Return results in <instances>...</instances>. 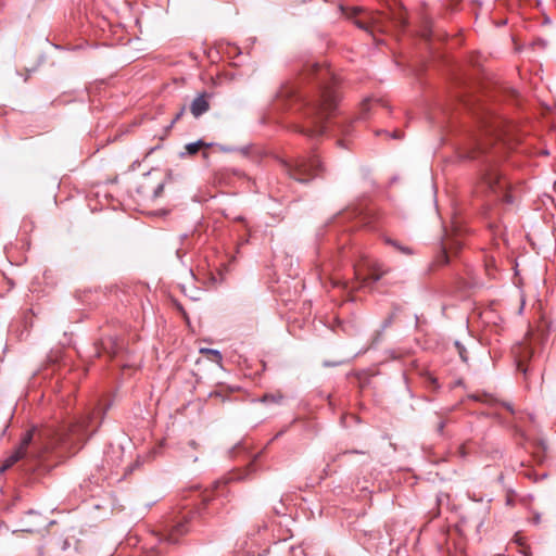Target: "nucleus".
Listing matches in <instances>:
<instances>
[{
	"instance_id": "nucleus-33",
	"label": "nucleus",
	"mask_w": 556,
	"mask_h": 556,
	"mask_svg": "<svg viewBox=\"0 0 556 556\" xmlns=\"http://www.w3.org/2000/svg\"><path fill=\"white\" fill-rule=\"evenodd\" d=\"M391 137H392L393 139H399V138H401V135H400V132H399V131H394V132L391 135Z\"/></svg>"
},
{
	"instance_id": "nucleus-26",
	"label": "nucleus",
	"mask_w": 556,
	"mask_h": 556,
	"mask_svg": "<svg viewBox=\"0 0 556 556\" xmlns=\"http://www.w3.org/2000/svg\"><path fill=\"white\" fill-rule=\"evenodd\" d=\"M507 410H509L511 414H514V408L509 403H501Z\"/></svg>"
},
{
	"instance_id": "nucleus-17",
	"label": "nucleus",
	"mask_w": 556,
	"mask_h": 556,
	"mask_svg": "<svg viewBox=\"0 0 556 556\" xmlns=\"http://www.w3.org/2000/svg\"><path fill=\"white\" fill-rule=\"evenodd\" d=\"M258 457V454L254 456V458L249 463L248 465V468H247V473L244 476H240V477H237L238 479L240 480H243V479H247L248 476L251 473V472H254L256 471V465H255V462H256V458Z\"/></svg>"
},
{
	"instance_id": "nucleus-2",
	"label": "nucleus",
	"mask_w": 556,
	"mask_h": 556,
	"mask_svg": "<svg viewBox=\"0 0 556 556\" xmlns=\"http://www.w3.org/2000/svg\"><path fill=\"white\" fill-rule=\"evenodd\" d=\"M108 408L109 405L105 408L99 405L92 412L81 415L62 427L31 428L24 433L18 447L3 460L0 471L12 468L27 455L33 459L40 460L59 446L80 445L96 432L101 424L97 419H102Z\"/></svg>"
},
{
	"instance_id": "nucleus-5",
	"label": "nucleus",
	"mask_w": 556,
	"mask_h": 556,
	"mask_svg": "<svg viewBox=\"0 0 556 556\" xmlns=\"http://www.w3.org/2000/svg\"><path fill=\"white\" fill-rule=\"evenodd\" d=\"M288 176L301 184H307L324 173V166L316 154L298 156L294 160L280 159Z\"/></svg>"
},
{
	"instance_id": "nucleus-19",
	"label": "nucleus",
	"mask_w": 556,
	"mask_h": 556,
	"mask_svg": "<svg viewBox=\"0 0 556 556\" xmlns=\"http://www.w3.org/2000/svg\"><path fill=\"white\" fill-rule=\"evenodd\" d=\"M331 264H323L320 265V268L318 269V278L321 280L324 275H327L329 273V269L331 268Z\"/></svg>"
},
{
	"instance_id": "nucleus-11",
	"label": "nucleus",
	"mask_w": 556,
	"mask_h": 556,
	"mask_svg": "<svg viewBox=\"0 0 556 556\" xmlns=\"http://www.w3.org/2000/svg\"><path fill=\"white\" fill-rule=\"evenodd\" d=\"M383 241L386 244H389L396 249L399 252L405 255H412L414 252L409 247L401 244L399 241L391 239L390 237H383Z\"/></svg>"
},
{
	"instance_id": "nucleus-34",
	"label": "nucleus",
	"mask_w": 556,
	"mask_h": 556,
	"mask_svg": "<svg viewBox=\"0 0 556 556\" xmlns=\"http://www.w3.org/2000/svg\"><path fill=\"white\" fill-rule=\"evenodd\" d=\"M283 433H285V430L279 431V432H278V433L273 438V440H271V441H274V440L278 439V438H279L280 435H282Z\"/></svg>"
},
{
	"instance_id": "nucleus-27",
	"label": "nucleus",
	"mask_w": 556,
	"mask_h": 556,
	"mask_svg": "<svg viewBox=\"0 0 556 556\" xmlns=\"http://www.w3.org/2000/svg\"><path fill=\"white\" fill-rule=\"evenodd\" d=\"M163 191V185H159L154 191V194L157 197Z\"/></svg>"
},
{
	"instance_id": "nucleus-32",
	"label": "nucleus",
	"mask_w": 556,
	"mask_h": 556,
	"mask_svg": "<svg viewBox=\"0 0 556 556\" xmlns=\"http://www.w3.org/2000/svg\"><path fill=\"white\" fill-rule=\"evenodd\" d=\"M339 364H340L339 362L338 363L324 362V366H326V367L337 366Z\"/></svg>"
},
{
	"instance_id": "nucleus-25",
	"label": "nucleus",
	"mask_w": 556,
	"mask_h": 556,
	"mask_svg": "<svg viewBox=\"0 0 556 556\" xmlns=\"http://www.w3.org/2000/svg\"><path fill=\"white\" fill-rule=\"evenodd\" d=\"M429 380L431 382V384L433 386L434 389H438L439 388V384H438V381L434 377H429Z\"/></svg>"
},
{
	"instance_id": "nucleus-22",
	"label": "nucleus",
	"mask_w": 556,
	"mask_h": 556,
	"mask_svg": "<svg viewBox=\"0 0 556 556\" xmlns=\"http://www.w3.org/2000/svg\"><path fill=\"white\" fill-rule=\"evenodd\" d=\"M253 147L252 146H247V147H243L240 149L241 153L243 155H250L251 151H252Z\"/></svg>"
},
{
	"instance_id": "nucleus-7",
	"label": "nucleus",
	"mask_w": 556,
	"mask_h": 556,
	"mask_svg": "<svg viewBox=\"0 0 556 556\" xmlns=\"http://www.w3.org/2000/svg\"><path fill=\"white\" fill-rule=\"evenodd\" d=\"M210 109V103L205 93L198 96L190 104V111L194 117H199Z\"/></svg>"
},
{
	"instance_id": "nucleus-29",
	"label": "nucleus",
	"mask_w": 556,
	"mask_h": 556,
	"mask_svg": "<svg viewBox=\"0 0 556 556\" xmlns=\"http://www.w3.org/2000/svg\"><path fill=\"white\" fill-rule=\"evenodd\" d=\"M370 225H371V224H369V225H363V226H364V227H370ZM358 226L361 227L362 225H359V224H358V222L356 220L355 225H352V226L348 227V230H351V229H353V228H355V227H358Z\"/></svg>"
},
{
	"instance_id": "nucleus-10",
	"label": "nucleus",
	"mask_w": 556,
	"mask_h": 556,
	"mask_svg": "<svg viewBox=\"0 0 556 556\" xmlns=\"http://www.w3.org/2000/svg\"><path fill=\"white\" fill-rule=\"evenodd\" d=\"M378 101L372 99H366L362 102L359 106V111L357 114V119L364 121L368 117L369 112L372 110L374 105H376Z\"/></svg>"
},
{
	"instance_id": "nucleus-23",
	"label": "nucleus",
	"mask_w": 556,
	"mask_h": 556,
	"mask_svg": "<svg viewBox=\"0 0 556 556\" xmlns=\"http://www.w3.org/2000/svg\"><path fill=\"white\" fill-rule=\"evenodd\" d=\"M392 320H393V317L392 316H389L382 324V330H384L386 328H388L391 324H392Z\"/></svg>"
},
{
	"instance_id": "nucleus-6",
	"label": "nucleus",
	"mask_w": 556,
	"mask_h": 556,
	"mask_svg": "<svg viewBox=\"0 0 556 556\" xmlns=\"http://www.w3.org/2000/svg\"><path fill=\"white\" fill-rule=\"evenodd\" d=\"M372 213L364 206H354L340 212L336 217L334 224H344L352 219H357L359 225H369L374 220Z\"/></svg>"
},
{
	"instance_id": "nucleus-9",
	"label": "nucleus",
	"mask_w": 556,
	"mask_h": 556,
	"mask_svg": "<svg viewBox=\"0 0 556 556\" xmlns=\"http://www.w3.org/2000/svg\"><path fill=\"white\" fill-rule=\"evenodd\" d=\"M520 351H517L518 355V369L521 370L525 375L528 372V367L525 366V362L531 358L532 352L528 346L520 345L518 348Z\"/></svg>"
},
{
	"instance_id": "nucleus-20",
	"label": "nucleus",
	"mask_w": 556,
	"mask_h": 556,
	"mask_svg": "<svg viewBox=\"0 0 556 556\" xmlns=\"http://www.w3.org/2000/svg\"><path fill=\"white\" fill-rule=\"evenodd\" d=\"M440 265L447 264L448 263V255L445 250H443L439 256L438 260Z\"/></svg>"
},
{
	"instance_id": "nucleus-30",
	"label": "nucleus",
	"mask_w": 556,
	"mask_h": 556,
	"mask_svg": "<svg viewBox=\"0 0 556 556\" xmlns=\"http://www.w3.org/2000/svg\"><path fill=\"white\" fill-rule=\"evenodd\" d=\"M370 225H371V224H369V225H363V226H364V227H370ZM358 226L361 227L362 225H359V224H358V222L356 220L355 225H352V226L348 227V230H351V229H353V228H355V227H358Z\"/></svg>"
},
{
	"instance_id": "nucleus-15",
	"label": "nucleus",
	"mask_w": 556,
	"mask_h": 556,
	"mask_svg": "<svg viewBox=\"0 0 556 556\" xmlns=\"http://www.w3.org/2000/svg\"><path fill=\"white\" fill-rule=\"evenodd\" d=\"M386 271H381L378 267H375L368 276V280L372 283L379 281Z\"/></svg>"
},
{
	"instance_id": "nucleus-21",
	"label": "nucleus",
	"mask_w": 556,
	"mask_h": 556,
	"mask_svg": "<svg viewBox=\"0 0 556 556\" xmlns=\"http://www.w3.org/2000/svg\"><path fill=\"white\" fill-rule=\"evenodd\" d=\"M447 421L446 420H440L437 425V432L440 434V435H443L444 434V428L446 426Z\"/></svg>"
},
{
	"instance_id": "nucleus-31",
	"label": "nucleus",
	"mask_w": 556,
	"mask_h": 556,
	"mask_svg": "<svg viewBox=\"0 0 556 556\" xmlns=\"http://www.w3.org/2000/svg\"><path fill=\"white\" fill-rule=\"evenodd\" d=\"M343 454H344V455H345V454H363V455H365V453H364V452L356 451V450H353V451H345Z\"/></svg>"
},
{
	"instance_id": "nucleus-14",
	"label": "nucleus",
	"mask_w": 556,
	"mask_h": 556,
	"mask_svg": "<svg viewBox=\"0 0 556 556\" xmlns=\"http://www.w3.org/2000/svg\"><path fill=\"white\" fill-rule=\"evenodd\" d=\"M201 353L206 354L211 361L218 363V364L223 359L222 353L218 350L201 349Z\"/></svg>"
},
{
	"instance_id": "nucleus-1",
	"label": "nucleus",
	"mask_w": 556,
	"mask_h": 556,
	"mask_svg": "<svg viewBox=\"0 0 556 556\" xmlns=\"http://www.w3.org/2000/svg\"><path fill=\"white\" fill-rule=\"evenodd\" d=\"M304 79L315 84L312 97L302 94L296 86H282L277 92L271 111L288 109L299 112L302 123H294L293 130L315 139L326 132L330 118L337 111L339 79L328 66L318 63L306 65Z\"/></svg>"
},
{
	"instance_id": "nucleus-12",
	"label": "nucleus",
	"mask_w": 556,
	"mask_h": 556,
	"mask_svg": "<svg viewBox=\"0 0 556 556\" xmlns=\"http://www.w3.org/2000/svg\"><path fill=\"white\" fill-rule=\"evenodd\" d=\"M468 399L473 400L476 402H483V403H486L490 405H492L496 402L492 395L486 394V393H478V392L469 394Z\"/></svg>"
},
{
	"instance_id": "nucleus-36",
	"label": "nucleus",
	"mask_w": 556,
	"mask_h": 556,
	"mask_svg": "<svg viewBox=\"0 0 556 556\" xmlns=\"http://www.w3.org/2000/svg\"><path fill=\"white\" fill-rule=\"evenodd\" d=\"M181 114H182V112L178 113L176 118L174 119V122L177 121L181 116Z\"/></svg>"
},
{
	"instance_id": "nucleus-24",
	"label": "nucleus",
	"mask_w": 556,
	"mask_h": 556,
	"mask_svg": "<svg viewBox=\"0 0 556 556\" xmlns=\"http://www.w3.org/2000/svg\"><path fill=\"white\" fill-rule=\"evenodd\" d=\"M458 454H459L460 457H466L467 451H466V446L465 445H460L458 447Z\"/></svg>"
},
{
	"instance_id": "nucleus-35",
	"label": "nucleus",
	"mask_w": 556,
	"mask_h": 556,
	"mask_svg": "<svg viewBox=\"0 0 556 556\" xmlns=\"http://www.w3.org/2000/svg\"><path fill=\"white\" fill-rule=\"evenodd\" d=\"M333 286L334 287H339V286H341V282L340 281H333Z\"/></svg>"
},
{
	"instance_id": "nucleus-16",
	"label": "nucleus",
	"mask_w": 556,
	"mask_h": 556,
	"mask_svg": "<svg viewBox=\"0 0 556 556\" xmlns=\"http://www.w3.org/2000/svg\"><path fill=\"white\" fill-rule=\"evenodd\" d=\"M282 400L280 394H265L261 401L264 403H279Z\"/></svg>"
},
{
	"instance_id": "nucleus-13",
	"label": "nucleus",
	"mask_w": 556,
	"mask_h": 556,
	"mask_svg": "<svg viewBox=\"0 0 556 556\" xmlns=\"http://www.w3.org/2000/svg\"><path fill=\"white\" fill-rule=\"evenodd\" d=\"M208 147L203 140H198L195 142H190L186 144L185 149L187 154L194 155L197 154L202 148Z\"/></svg>"
},
{
	"instance_id": "nucleus-3",
	"label": "nucleus",
	"mask_w": 556,
	"mask_h": 556,
	"mask_svg": "<svg viewBox=\"0 0 556 556\" xmlns=\"http://www.w3.org/2000/svg\"><path fill=\"white\" fill-rule=\"evenodd\" d=\"M181 507L174 508L160 522L157 528L150 534L149 542H154L143 548V556H163L166 545L176 544L179 538L189 532L192 520L195 516L202 517L204 513L215 511L218 501L208 492L193 490Z\"/></svg>"
},
{
	"instance_id": "nucleus-4",
	"label": "nucleus",
	"mask_w": 556,
	"mask_h": 556,
	"mask_svg": "<svg viewBox=\"0 0 556 556\" xmlns=\"http://www.w3.org/2000/svg\"><path fill=\"white\" fill-rule=\"evenodd\" d=\"M481 127L483 131L479 137L473 139V149L467 155L469 159L482 157L479 168V187L484 191H489L502 197L506 203H513V197L507 192L508 181L498 170L497 162L492 155H489L490 144L486 139L494 140L500 137L497 126H493L489 121H482Z\"/></svg>"
},
{
	"instance_id": "nucleus-18",
	"label": "nucleus",
	"mask_w": 556,
	"mask_h": 556,
	"mask_svg": "<svg viewBox=\"0 0 556 556\" xmlns=\"http://www.w3.org/2000/svg\"><path fill=\"white\" fill-rule=\"evenodd\" d=\"M240 453H244L248 455L247 447L242 443L237 444L230 451L232 457H237V455H239Z\"/></svg>"
},
{
	"instance_id": "nucleus-37",
	"label": "nucleus",
	"mask_w": 556,
	"mask_h": 556,
	"mask_svg": "<svg viewBox=\"0 0 556 556\" xmlns=\"http://www.w3.org/2000/svg\"><path fill=\"white\" fill-rule=\"evenodd\" d=\"M459 354H460V357L465 361V357H464V356H465V353H463V352L460 351V352H459Z\"/></svg>"
},
{
	"instance_id": "nucleus-8",
	"label": "nucleus",
	"mask_w": 556,
	"mask_h": 556,
	"mask_svg": "<svg viewBox=\"0 0 556 556\" xmlns=\"http://www.w3.org/2000/svg\"><path fill=\"white\" fill-rule=\"evenodd\" d=\"M101 346L104 353H108L111 357H115L122 350L123 344L117 340L109 339L108 341H102Z\"/></svg>"
},
{
	"instance_id": "nucleus-28",
	"label": "nucleus",
	"mask_w": 556,
	"mask_h": 556,
	"mask_svg": "<svg viewBox=\"0 0 556 556\" xmlns=\"http://www.w3.org/2000/svg\"><path fill=\"white\" fill-rule=\"evenodd\" d=\"M370 225H371V224H369V225H363V226H364V227H370ZM358 226L361 227L362 225H359V224H358V222L356 220L355 225H352V226L348 227V230H351V229H353V228H355V227H358Z\"/></svg>"
}]
</instances>
